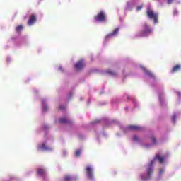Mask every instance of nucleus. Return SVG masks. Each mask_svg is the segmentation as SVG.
<instances>
[{"label": "nucleus", "mask_w": 181, "mask_h": 181, "mask_svg": "<svg viewBox=\"0 0 181 181\" xmlns=\"http://www.w3.org/2000/svg\"><path fill=\"white\" fill-rule=\"evenodd\" d=\"M156 160H158L160 163H163L164 158L163 157H161L159 156V154H157L155 156L154 158L151 161L148 166L146 168V179H151L152 177V175H153L154 169H153V163Z\"/></svg>", "instance_id": "1"}, {"label": "nucleus", "mask_w": 181, "mask_h": 181, "mask_svg": "<svg viewBox=\"0 0 181 181\" xmlns=\"http://www.w3.org/2000/svg\"><path fill=\"white\" fill-rule=\"evenodd\" d=\"M142 28L143 30L139 31L137 33V37H145L152 33V28H151V27L148 24L144 23L142 25Z\"/></svg>", "instance_id": "2"}, {"label": "nucleus", "mask_w": 181, "mask_h": 181, "mask_svg": "<svg viewBox=\"0 0 181 181\" xmlns=\"http://www.w3.org/2000/svg\"><path fill=\"white\" fill-rule=\"evenodd\" d=\"M146 13L148 19L153 21L154 23H158L159 18V14L158 13H155L151 8H148Z\"/></svg>", "instance_id": "3"}, {"label": "nucleus", "mask_w": 181, "mask_h": 181, "mask_svg": "<svg viewBox=\"0 0 181 181\" xmlns=\"http://www.w3.org/2000/svg\"><path fill=\"white\" fill-rule=\"evenodd\" d=\"M107 16L104 11H100L96 16H94L95 21L97 22H105Z\"/></svg>", "instance_id": "4"}, {"label": "nucleus", "mask_w": 181, "mask_h": 181, "mask_svg": "<svg viewBox=\"0 0 181 181\" xmlns=\"http://www.w3.org/2000/svg\"><path fill=\"white\" fill-rule=\"evenodd\" d=\"M86 172L88 179L93 180L94 179V173H93V168L91 166H87L86 168Z\"/></svg>", "instance_id": "5"}, {"label": "nucleus", "mask_w": 181, "mask_h": 181, "mask_svg": "<svg viewBox=\"0 0 181 181\" xmlns=\"http://www.w3.org/2000/svg\"><path fill=\"white\" fill-rule=\"evenodd\" d=\"M36 16L35 14L31 15L28 21V26H32V25H35V23H36Z\"/></svg>", "instance_id": "6"}, {"label": "nucleus", "mask_w": 181, "mask_h": 181, "mask_svg": "<svg viewBox=\"0 0 181 181\" xmlns=\"http://www.w3.org/2000/svg\"><path fill=\"white\" fill-rule=\"evenodd\" d=\"M83 67H84V61L83 59L78 61L75 64L76 70H78V71L82 70Z\"/></svg>", "instance_id": "7"}, {"label": "nucleus", "mask_w": 181, "mask_h": 181, "mask_svg": "<svg viewBox=\"0 0 181 181\" xmlns=\"http://www.w3.org/2000/svg\"><path fill=\"white\" fill-rule=\"evenodd\" d=\"M78 180V177H75L74 178L72 177L71 175H66L64 177L63 181H76Z\"/></svg>", "instance_id": "8"}, {"label": "nucleus", "mask_w": 181, "mask_h": 181, "mask_svg": "<svg viewBox=\"0 0 181 181\" xmlns=\"http://www.w3.org/2000/svg\"><path fill=\"white\" fill-rule=\"evenodd\" d=\"M141 69L144 71V73H146V76H148V77H151V78H153L155 77L153 74H152L151 71L146 69L145 66H141Z\"/></svg>", "instance_id": "9"}, {"label": "nucleus", "mask_w": 181, "mask_h": 181, "mask_svg": "<svg viewBox=\"0 0 181 181\" xmlns=\"http://www.w3.org/2000/svg\"><path fill=\"white\" fill-rule=\"evenodd\" d=\"M127 129H129V131H141L142 128L139 126L130 125L127 127Z\"/></svg>", "instance_id": "10"}, {"label": "nucleus", "mask_w": 181, "mask_h": 181, "mask_svg": "<svg viewBox=\"0 0 181 181\" xmlns=\"http://www.w3.org/2000/svg\"><path fill=\"white\" fill-rule=\"evenodd\" d=\"M38 149H40V151H49L50 148L46 144L42 143V145L38 146Z\"/></svg>", "instance_id": "11"}, {"label": "nucleus", "mask_w": 181, "mask_h": 181, "mask_svg": "<svg viewBox=\"0 0 181 181\" xmlns=\"http://www.w3.org/2000/svg\"><path fill=\"white\" fill-rule=\"evenodd\" d=\"M71 122V120H69L66 117H62L59 119V123L60 124H70Z\"/></svg>", "instance_id": "12"}, {"label": "nucleus", "mask_w": 181, "mask_h": 181, "mask_svg": "<svg viewBox=\"0 0 181 181\" xmlns=\"http://www.w3.org/2000/svg\"><path fill=\"white\" fill-rule=\"evenodd\" d=\"M118 32H119V28H116L113 30L112 33H110L106 36V37H111V36H115L118 35Z\"/></svg>", "instance_id": "13"}, {"label": "nucleus", "mask_w": 181, "mask_h": 181, "mask_svg": "<svg viewBox=\"0 0 181 181\" xmlns=\"http://www.w3.org/2000/svg\"><path fill=\"white\" fill-rule=\"evenodd\" d=\"M180 64H177L175 65L173 69L171 70V73H176L177 71H179V70H180Z\"/></svg>", "instance_id": "14"}, {"label": "nucleus", "mask_w": 181, "mask_h": 181, "mask_svg": "<svg viewBox=\"0 0 181 181\" xmlns=\"http://www.w3.org/2000/svg\"><path fill=\"white\" fill-rule=\"evenodd\" d=\"M37 173L40 176H45L46 175V170L42 168H40L37 170Z\"/></svg>", "instance_id": "15"}, {"label": "nucleus", "mask_w": 181, "mask_h": 181, "mask_svg": "<svg viewBox=\"0 0 181 181\" xmlns=\"http://www.w3.org/2000/svg\"><path fill=\"white\" fill-rule=\"evenodd\" d=\"M106 73L107 74H110V76H117V72H115V71H111V70H107V71H106Z\"/></svg>", "instance_id": "16"}, {"label": "nucleus", "mask_w": 181, "mask_h": 181, "mask_svg": "<svg viewBox=\"0 0 181 181\" xmlns=\"http://www.w3.org/2000/svg\"><path fill=\"white\" fill-rule=\"evenodd\" d=\"M23 29V26H22V25H20L16 28V32H22Z\"/></svg>", "instance_id": "17"}, {"label": "nucleus", "mask_w": 181, "mask_h": 181, "mask_svg": "<svg viewBox=\"0 0 181 181\" xmlns=\"http://www.w3.org/2000/svg\"><path fill=\"white\" fill-rule=\"evenodd\" d=\"M151 139V142H153L154 145H156V144H158V141L156 140V138H155L154 136H152Z\"/></svg>", "instance_id": "18"}, {"label": "nucleus", "mask_w": 181, "mask_h": 181, "mask_svg": "<svg viewBox=\"0 0 181 181\" xmlns=\"http://www.w3.org/2000/svg\"><path fill=\"white\" fill-rule=\"evenodd\" d=\"M75 155L77 158H78V156H80V155H81V150H76Z\"/></svg>", "instance_id": "19"}, {"label": "nucleus", "mask_w": 181, "mask_h": 181, "mask_svg": "<svg viewBox=\"0 0 181 181\" xmlns=\"http://www.w3.org/2000/svg\"><path fill=\"white\" fill-rule=\"evenodd\" d=\"M133 141H139V137L138 136L135 135L133 136Z\"/></svg>", "instance_id": "20"}, {"label": "nucleus", "mask_w": 181, "mask_h": 181, "mask_svg": "<svg viewBox=\"0 0 181 181\" xmlns=\"http://www.w3.org/2000/svg\"><path fill=\"white\" fill-rule=\"evenodd\" d=\"M173 1H175V0H168V1H167V4H168V5H170V4H173Z\"/></svg>", "instance_id": "21"}, {"label": "nucleus", "mask_w": 181, "mask_h": 181, "mask_svg": "<svg viewBox=\"0 0 181 181\" xmlns=\"http://www.w3.org/2000/svg\"><path fill=\"white\" fill-rule=\"evenodd\" d=\"M172 121H173V122H176V115H174L173 116Z\"/></svg>", "instance_id": "22"}, {"label": "nucleus", "mask_w": 181, "mask_h": 181, "mask_svg": "<svg viewBox=\"0 0 181 181\" xmlns=\"http://www.w3.org/2000/svg\"><path fill=\"white\" fill-rule=\"evenodd\" d=\"M59 108V110H66V106L60 105Z\"/></svg>", "instance_id": "23"}, {"label": "nucleus", "mask_w": 181, "mask_h": 181, "mask_svg": "<svg viewBox=\"0 0 181 181\" xmlns=\"http://www.w3.org/2000/svg\"><path fill=\"white\" fill-rule=\"evenodd\" d=\"M47 108H48V107H47V105H45L44 106V108H43L42 111H44V112L47 111Z\"/></svg>", "instance_id": "24"}, {"label": "nucleus", "mask_w": 181, "mask_h": 181, "mask_svg": "<svg viewBox=\"0 0 181 181\" xmlns=\"http://www.w3.org/2000/svg\"><path fill=\"white\" fill-rule=\"evenodd\" d=\"M141 9H142V6L137 7V11H141Z\"/></svg>", "instance_id": "25"}, {"label": "nucleus", "mask_w": 181, "mask_h": 181, "mask_svg": "<svg viewBox=\"0 0 181 181\" xmlns=\"http://www.w3.org/2000/svg\"><path fill=\"white\" fill-rule=\"evenodd\" d=\"M163 172H165V170H160V171H159L160 175H162V173H163Z\"/></svg>", "instance_id": "26"}, {"label": "nucleus", "mask_w": 181, "mask_h": 181, "mask_svg": "<svg viewBox=\"0 0 181 181\" xmlns=\"http://www.w3.org/2000/svg\"><path fill=\"white\" fill-rule=\"evenodd\" d=\"M141 178L142 179V180H145V177H144V175H141Z\"/></svg>", "instance_id": "27"}]
</instances>
